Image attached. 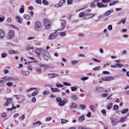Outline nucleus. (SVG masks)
<instances>
[{"instance_id": "nucleus-1", "label": "nucleus", "mask_w": 129, "mask_h": 129, "mask_svg": "<svg viewBox=\"0 0 129 129\" xmlns=\"http://www.w3.org/2000/svg\"><path fill=\"white\" fill-rule=\"evenodd\" d=\"M42 24L40 21H37L35 22L34 27L36 31H40L42 28Z\"/></svg>"}, {"instance_id": "nucleus-2", "label": "nucleus", "mask_w": 129, "mask_h": 129, "mask_svg": "<svg viewBox=\"0 0 129 129\" xmlns=\"http://www.w3.org/2000/svg\"><path fill=\"white\" fill-rule=\"evenodd\" d=\"M43 23L45 28L46 29H48L50 28L51 23L47 19L43 20Z\"/></svg>"}, {"instance_id": "nucleus-3", "label": "nucleus", "mask_w": 129, "mask_h": 129, "mask_svg": "<svg viewBox=\"0 0 129 129\" xmlns=\"http://www.w3.org/2000/svg\"><path fill=\"white\" fill-rule=\"evenodd\" d=\"M61 21V28L57 29L58 31L60 30H63L65 28V26L66 24V22L63 19H61L60 20Z\"/></svg>"}, {"instance_id": "nucleus-4", "label": "nucleus", "mask_w": 129, "mask_h": 129, "mask_svg": "<svg viewBox=\"0 0 129 129\" xmlns=\"http://www.w3.org/2000/svg\"><path fill=\"white\" fill-rule=\"evenodd\" d=\"M104 88L103 87L98 86L95 87L94 90V91L97 93H101L104 90Z\"/></svg>"}, {"instance_id": "nucleus-5", "label": "nucleus", "mask_w": 129, "mask_h": 129, "mask_svg": "<svg viewBox=\"0 0 129 129\" xmlns=\"http://www.w3.org/2000/svg\"><path fill=\"white\" fill-rule=\"evenodd\" d=\"M14 35V32L13 30H10L8 33L7 38L9 39H11L13 38Z\"/></svg>"}, {"instance_id": "nucleus-6", "label": "nucleus", "mask_w": 129, "mask_h": 129, "mask_svg": "<svg viewBox=\"0 0 129 129\" xmlns=\"http://www.w3.org/2000/svg\"><path fill=\"white\" fill-rule=\"evenodd\" d=\"M110 119L111 120V123L113 126L116 125L117 123L119 122L118 121L116 118H111Z\"/></svg>"}, {"instance_id": "nucleus-7", "label": "nucleus", "mask_w": 129, "mask_h": 129, "mask_svg": "<svg viewBox=\"0 0 129 129\" xmlns=\"http://www.w3.org/2000/svg\"><path fill=\"white\" fill-rule=\"evenodd\" d=\"M41 54L43 55L48 57H50L49 53L47 51L44 50L43 49H41Z\"/></svg>"}, {"instance_id": "nucleus-8", "label": "nucleus", "mask_w": 129, "mask_h": 129, "mask_svg": "<svg viewBox=\"0 0 129 129\" xmlns=\"http://www.w3.org/2000/svg\"><path fill=\"white\" fill-rule=\"evenodd\" d=\"M2 79L8 81H12L14 80L15 79L13 77H10L6 76L2 78Z\"/></svg>"}, {"instance_id": "nucleus-9", "label": "nucleus", "mask_w": 129, "mask_h": 129, "mask_svg": "<svg viewBox=\"0 0 129 129\" xmlns=\"http://www.w3.org/2000/svg\"><path fill=\"white\" fill-rule=\"evenodd\" d=\"M97 6L99 8L103 7L106 8L107 7L108 5L107 4L104 5L103 3H100L97 2L96 3Z\"/></svg>"}, {"instance_id": "nucleus-10", "label": "nucleus", "mask_w": 129, "mask_h": 129, "mask_svg": "<svg viewBox=\"0 0 129 129\" xmlns=\"http://www.w3.org/2000/svg\"><path fill=\"white\" fill-rule=\"evenodd\" d=\"M56 30H55V32L53 33L49 36V39H52L55 38L56 37Z\"/></svg>"}, {"instance_id": "nucleus-11", "label": "nucleus", "mask_w": 129, "mask_h": 129, "mask_svg": "<svg viewBox=\"0 0 129 129\" xmlns=\"http://www.w3.org/2000/svg\"><path fill=\"white\" fill-rule=\"evenodd\" d=\"M70 107L72 108H77L78 107V105L76 104L72 103L70 104Z\"/></svg>"}, {"instance_id": "nucleus-12", "label": "nucleus", "mask_w": 129, "mask_h": 129, "mask_svg": "<svg viewBox=\"0 0 129 129\" xmlns=\"http://www.w3.org/2000/svg\"><path fill=\"white\" fill-rule=\"evenodd\" d=\"M12 99L8 98L6 99V101L5 104V105L6 106H8L10 104L12 101Z\"/></svg>"}, {"instance_id": "nucleus-13", "label": "nucleus", "mask_w": 129, "mask_h": 129, "mask_svg": "<svg viewBox=\"0 0 129 129\" xmlns=\"http://www.w3.org/2000/svg\"><path fill=\"white\" fill-rule=\"evenodd\" d=\"M15 20L17 22L20 23L22 22V20L19 16H16L15 17Z\"/></svg>"}, {"instance_id": "nucleus-14", "label": "nucleus", "mask_w": 129, "mask_h": 129, "mask_svg": "<svg viewBox=\"0 0 129 129\" xmlns=\"http://www.w3.org/2000/svg\"><path fill=\"white\" fill-rule=\"evenodd\" d=\"M21 73L22 74L26 76H28L30 74V72L28 71H22Z\"/></svg>"}, {"instance_id": "nucleus-15", "label": "nucleus", "mask_w": 129, "mask_h": 129, "mask_svg": "<svg viewBox=\"0 0 129 129\" xmlns=\"http://www.w3.org/2000/svg\"><path fill=\"white\" fill-rule=\"evenodd\" d=\"M41 49H37L35 51V53L37 54L38 55L40 56V53H41Z\"/></svg>"}, {"instance_id": "nucleus-16", "label": "nucleus", "mask_w": 129, "mask_h": 129, "mask_svg": "<svg viewBox=\"0 0 129 129\" xmlns=\"http://www.w3.org/2000/svg\"><path fill=\"white\" fill-rule=\"evenodd\" d=\"M114 79V78L112 77H107L105 78L104 81H108L112 80H113Z\"/></svg>"}, {"instance_id": "nucleus-17", "label": "nucleus", "mask_w": 129, "mask_h": 129, "mask_svg": "<svg viewBox=\"0 0 129 129\" xmlns=\"http://www.w3.org/2000/svg\"><path fill=\"white\" fill-rule=\"evenodd\" d=\"M66 32L64 31L62 32H60L58 34L59 36L63 37L66 35Z\"/></svg>"}, {"instance_id": "nucleus-18", "label": "nucleus", "mask_w": 129, "mask_h": 129, "mask_svg": "<svg viewBox=\"0 0 129 129\" xmlns=\"http://www.w3.org/2000/svg\"><path fill=\"white\" fill-rule=\"evenodd\" d=\"M126 20V18H124L121 20L119 22H118L117 23V24H120L121 23H122L123 24H124Z\"/></svg>"}, {"instance_id": "nucleus-19", "label": "nucleus", "mask_w": 129, "mask_h": 129, "mask_svg": "<svg viewBox=\"0 0 129 129\" xmlns=\"http://www.w3.org/2000/svg\"><path fill=\"white\" fill-rule=\"evenodd\" d=\"M9 53L10 54H18V52L17 51H15L13 50H9L8 51Z\"/></svg>"}, {"instance_id": "nucleus-20", "label": "nucleus", "mask_w": 129, "mask_h": 129, "mask_svg": "<svg viewBox=\"0 0 129 129\" xmlns=\"http://www.w3.org/2000/svg\"><path fill=\"white\" fill-rule=\"evenodd\" d=\"M24 6L23 5L21 6V8L19 10V12L20 13H22L24 12Z\"/></svg>"}, {"instance_id": "nucleus-21", "label": "nucleus", "mask_w": 129, "mask_h": 129, "mask_svg": "<svg viewBox=\"0 0 129 129\" xmlns=\"http://www.w3.org/2000/svg\"><path fill=\"white\" fill-rule=\"evenodd\" d=\"M66 103V102L65 101L62 100L60 102L58 105L59 106H63L65 105Z\"/></svg>"}, {"instance_id": "nucleus-22", "label": "nucleus", "mask_w": 129, "mask_h": 129, "mask_svg": "<svg viewBox=\"0 0 129 129\" xmlns=\"http://www.w3.org/2000/svg\"><path fill=\"white\" fill-rule=\"evenodd\" d=\"M5 36V33L4 32L0 30V38H3Z\"/></svg>"}, {"instance_id": "nucleus-23", "label": "nucleus", "mask_w": 129, "mask_h": 129, "mask_svg": "<svg viewBox=\"0 0 129 129\" xmlns=\"http://www.w3.org/2000/svg\"><path fill=\"white\" fill-rule=\"evenodd\" d=\"M94 15V14H86V16H87L88 19L91 18L93 17Z\"/></svg>"}, {"instance_id": "nucleus-24", "label": "nucleus", "mask_w": 129, "mask_h": 129, "mask_svg": "<svg viewBox=\"0 0 129 129\" xmlns=\"http://www.w3.org/2000/svg\"><path fill=\"white\" fill-rule=\"evenodd\" d=\"M48 75L49 76V78H53L54 77H56V74L53 73L52 74H48Z\"/></svg>"}, {"instance_id": "nucleus-25", "label": "nucleus", "mask_w": 129, "mask_h": 129, "mask_svg": "<svg viewBox=\"0 0 129 129\" xmlns=\"http://www.w3.org/2000/svg\"><path fill=\"white\" fill-rule=\"evenodd\" d=\"M41 122L40 121H39L35 122H34L33 123V125L34 126H36L37 124H41Z\"/></svg>"}, {"instance_id": "nucleus-26", "label": "nucleus", "mask_w": 129, "mask_h": 129, "mask_svg": "<svg viewBox=\"0 0 129 129\" xmlns=\"http://www.w3.org/2000/svg\"><path fill=\"white\" fill-rule=\"evenodd\" d=\"M128 109L126 108L124 109L121 111V112L122 114H124L128 112Z\"/></svg>"}, {"instance_id": "nucleus-27", "label": "nucleus", "mask_w": 129, "mask_h": 129, "mask_svg": "<svg viewBox=\"0 0 129 129\" xmlns=\"http://www.w3.org/2000/svg\"><path fill=\"white\" fill-rule=\"evenodd\" d=\"M127 118V117H122L119 119L118 121L119 122H123L126 120Z\"/></svg>"}, {"instance_id": "nucleus-28", "label": "nucleus", "mask_w": 129, "mask_h": 129, "mask_svg": "<svg viewBox=\"0 0 129 129\" xmlns=\"http://www.w3.org/2000/svg\"><path fill=\"white\" fill-rule=\"evenodd\" d=\"M113 106V103H110L107 106V108L108 110H110L112 107Z\"/></svg>"}, {"instance_id": "nucleus-29", "label": "nucleus", "mask_w": 129, "mask_h": 129, "mask_svg": "<svg viewBox=\"0 0 129 129\" xmlns=\"http://www.w3.org/2000/svg\"><path fill=\"white\" fill-rule=\"evenodd\" d=\"M111 13V11L110 10H108L104 14V15L105 16H107L110 15Z\"/></svg>"}, {"instance_id": "nucleus-30", "label": "nucleus", "mask_w": 129, "mask_h": 129, "mask_svg": "<svg viewBox=\"0 0 129 129\" xmlns=\"http://www.w3.org/2000/svg\"><path fill=\"white\" fill-rule=\"evenodd\" d=\"M79 106L81 109L83 110L85 109L86 107L83 104L79 105Z\"/></svg>"}, {"instance_id": "nucleus-31", "label": "nucleus", "mask_w": 129, "mask_h": 129, "mask_svg": "<svg viewBox=\"0 0 129 129\" xmlns=\"http://www.w3.org/2000/svg\"><path fill=\"white\" fill-rule=\"evenodd\" d=\"M84 116H81L80 117L78 118L79 121L81 122L84 120Z\"/></svg>"}, {"instance_id": "nucleus-32", "label": "nucleus", "mask_w": 129, "mask_h": 129, "mask_svg": "<svg viewBox=\"0 0 129 129\" xmlns=\"http://www.w3.org/2000/svg\"><path fill=\"white\" fill-rule=\"evenodd\" d=\"M94 107L93 105H91L90 107V109L93 112H94L95 110L94 109Z\"/></svg>"}, {"instance_id": "nucleus-33", "label": "nucleus", "mask_w": 129, "mask_h": 129, "mask_svg": "<svg viewBox=\"0 0 129 129\" xmlns=\"http://www.w3.org/2000/svg\"><path fill=\"white\" fill-rule=\"evenodd\" d=\"M45 67L47 68H53L54 67V66L50 65L45 64Z\"/></svg>"}, {"instance_id": "nucleus-34", "label": "nucleus", "mask_w": 129, "mask_h": 129, "mask_svg": "<svg viewBox=\"0 0 129 129\" xmlns=\"http://www.w3.org/2000/svg\"><path fill=\"white\" fill-rule=\"evenodd\" d=\"M115 65L116 67L119 68H121L123 67V65L121 63H116Z\"/></svg>"}, {"instance_id": "nucleus-35", "label": "nucleus", "mask_w": 129, "mask_h": 129, "mask_svg": "<svg viewBox=\"0 0 129 129\" xmlns=\"http://www.w3.org/2000/svg\"><path fill=\"white\" fill-rule=\"evenodd\" d=\"M38 93V92L37 91H36L34 92L33 93H32L31 94V95L32 96H35L36 95H37V94Z\"/></svg>"}, {"instance_id": "nucleus-36", "label": "nucleus", "mask_w": 129, "mask_h": 129, "mask_svg": "<svg viewBox=\"0 0 129 129\" xmlns=\"http://www.w3.org/2000/svg\"><path fill=\"white\" fill-rule=\"evenodd\" d=\"M24 18L26 19H28L30 18V16L29 15H27L26 14H24Z\"/></svg>"}, {"instance_id": "nucleus-37", "label": "nucleus", "mask_w": 129, "mask_h": 129, "mask_svg": "<svg viewBox=\"0 0 129 129\" xmlns=\"http://www.w3.org/2000/svg\"><path fill=\"white\" fill-rule=\"evenodd\" d=\"M118 109V107L117 105H115L113 106V109L115 111H117Z\"/></svg>"}, {"instance_id": "nucleus-38", "label": "nucleus", "mask_w": 129, "mask_h": 129, "mask_svg": "<svg viewBox=\"0 0 129 129\" xmlns=\"http://www.w3.org/2000/svg\"><path fill=\"white\" fill-rule=\"evenodd\" d=\"M42 2L44 5L47 6L48 5V2L45 0H43Z\"/></svg>"}, {"instance_id": "nucleus-39", "label": "nucleus", "mask_w": 129, "mask_h": 129, "mask_svg": "<svg viewBox=\"0 0 129 129\" xmlns=\"http://www.w3.org/2000/svg\"><path fill=\"white\" fill-rule=\"evenodd\" d=\"M50 93V92L48 90H45L43 92V94L44 95H45L49 94Z\"/></svg>"}, {"instance_id": "nucleus-40", "label": "nucleus", "mask_w": 129, "mask_h": 129, "mask_svg": "<svg viewBox=\"0 0 129 129\" xmlns=\"http://www.w3.org/2000/svg\"><path fill=\"white\" fill-rule=\"evenodd\" d=\"M71 98L72 99L75 100H76L77 99V97L75 95H73L71 96Z\"/></svg>"}, {"instance_id": "nucleus-41", "label": "nucleus", "mask_w": 129, "mask_h": 129, "mask_svg": "<svg viewBox=\"0 0 129 129\" xmlns=\"http://www.w3.org/2000/svg\"><path fill=\"white\" fill-rule=\"evenodd\" d=\"M68 122V120H67L64 119H61V123H66L67 122Z\"/></svg>"}, {"instance_id": "nucleus-42", "label": "nucleus", "mask_w": 129, "mask_h": 129, "mask_svg": "<svg viewBox=\"0 0 129 129\" xmlns=\"http://www.w3.org/2000/svg\"><path fill=\"white\" fill-rule=\"evenodd\" d=\"M117 3V2L116 1H115L113 2L110 3L109 4V6H113L114 4H116Z\"/></svg>"}, {"instance_id": "nucleus-43", "label": "nucleus", "mask_w": 129, "mask_h": 129, "mask_svg": "<svg viewBox=\"0 0 129 129\" xmlns=\"http://www.w3.org/2000/svg\"><path fill=\"white\" fill-rule=\"evenodd\" d=\"M63 86V85L59 83H57V87H62Z\"/></svg>"}, {"instance_id": "nucleus-44", "label": "nucleus", "mask_w": 129, "mask_h": 129, "mask_svg": "<svg viewBox=\"0 0 129 129\" xmlns=\"http://www.w3.org/2000/svg\"><path fill=\"white\" fill-rule=\"evenodd\" d=\"M92 60L95 61V62H101V61L100 60H98L97 59H95L94 58H92Z\"/></svg>"}, {"instance_id": "nucleus-45", "label": "nucleus", "mask_w": 129, "mask_h": 129, "mask_svg": "<svg viewBox=\"0 0 129 129\" xmlns=\"http://www.w3.org/2000/svg\"><path fill=\"white\" fill-rule=\"evenodd\" d=\"M100 69V67L98 66L93 68V70L94 71H97L99 70Z\"/></svg>"}, {"instance_id": "nucleus-46", "label": "nucleus", "mask_w": 129, "mask_h": 129, "mask_svg": "<svg viewBox=\"0 0 129 129\" xmlns=\"http://www.w3.org/2000/svg\"><path fill=\"white\" fill-rule=\"evenodd\" d=\"M7 56V54L6 53H3L2 54L1 57L2 58H4L6 57Z\"/></svg>"}, {"instance_id": "nucleus-47", "label": "nucleus", "mask_w": 129, "mask_h": 129, "mask_svg": "<svg viewBox=\"0 0 129 129\" xmlns=\"http://www.w3.org/2000/svg\"><path fill=\"white\" fill-rule=\"evenodd\" d=\"M78 62V61L73 60L71 61V63L72 65H74L76 64Z\"/></svg>"}, {"instance_id": "nucleus-48", "label": "nucleus", "mask_w": 129, "mask_h": 129, "mask_svg": "<svg viewBox=\"0 0 129 129\" xmlns=\"http://www.w3.org/2000/svg\"><path fill=\"white\" fill-rule=\"evenodd\" d=\"M89 78L87 77H84L81 78V80L83 81H84L88 79Z\"/></svg>"}, {"instance_id": "nucleus-49", "label": "nucleus", "mask_w": 129, "mask_h": 129, "mask_svg": "<svg viewBox=\"0 0 129 129\" xmlns=\"http://www.w3.org/2000/svg\"><path fill=\"white\" fill-rule=\"evenodd\" d=\"M71 88V90L72 91H76L77 89V88L76 87H72Z\"/></svg>"}, {"instance_id": "nucleus-50", "label": "nucleus", "mask_w": 129, "mask_h": 129, "mask_svg": "<svg viewBox=\"0 0 129 129\" xmlns=\"http://www.w3.org/2000/svg\"><path fill=\"white\" fill-rule=\"evenodd\" d=\"M8 86H12L13 85V83L11 82H9L6 84Z\"/></svg>"}, {"instance_id": "nucleus-51", "label": "nucleus", "mask_w": 129, "mask_h": 129, "mask_svg": "<svg viewBox=\"0 0 129 129\" xmlns=\"http://www.w3.org/2000/svg\"><path fill=\"white\" fill-rule=\"evenodd\" d=\"M26 49L27 50L29 51L30 49H34V47H31L28 46L26 47Z\"/></svg>"}, {"instance_id": "nucleus-52", "label": "nucleus", "mask_w": 129, "mask_h": 129, "mask_svg": "<svg viewBox=\"0 0 129 129\" xmlns=\"http://www.w3.org/2000/svg\"><path fill=\"white\" fill-rule=\"evenodd\" d=\"M84 14L83 12H81L79 14V17L80 18L84 16Z\"/></svg>"}, {"instance_id": "nucleus-53", "label": "nucleus", "mask_w": 129, "mask_h": 129, "mask_svg": "<svg viewBox=\"0 0 129 129\" xmlns=\"http://www.w3.org/2000/svg\"><path fill=\"white\" fill-rule=\"evenodd\" d=\"M108 28L109 30H112V25H110L108 26Z\"/></svg>"}, {"instance_id": "nucleus-54", "label": "nucleus", "mask_w": 129, "mask_h": 129, "mask_svg": "<svg viewBox=\"0 0 129 129\" xmlns=\"http://www.w3.org/2000/svg\"><path fill=\"white\" fill-rule=\"evenodd\" d=\"M36 71L38 73H40L41 71V70L39 68H37L36 70Z\"/></svg>"}, {"instance_id": "nucleus-55", "label": "nucleus", "mask_w": 129, "mask_h": 129, "mask_svg": "<svg viewBox=\"0 0 129 129\" xmlns=\"http://www.w3.org/2000/svg\"><path fill=\"white\" fill-rule=\"evenodd\" d=\"M84 35V34L82 33H79L78 34V36L79 38L83 37Z\"/></svg>"}, {"instance_id": "nucleus-56", "label": "nucleus", "mask_w": 129, "mask_h": 129, "mask_svg": "<svg viewBox=\"0 0 129 129\" xmlns=\"http://www.w3.org/2000/svg\"><path fill=\"white\" fill-rule=\"evenodd\" d=\"M91 113L90 112H88L86 115V116L89 117L90 118L91 117Z\"/></svg>"}, {"instance_id": "nucleus-57", "label": "nucleus", "mask_w": 129, "mask_h": 129, "mask_svg": "<svg viewBox=\"0 0 129 129\" xmlns=\"http://www.w3.org/2000/svg\"><path fill=\"white\" fill-rule=\"evenodd\" d=\"M109 94V93L102 94V96L103 97H106Z\"/></svg>"}, {"instance_id": "nucleus-58", "label": "nucleus", "mask_w": 129, "mask_h": 129, "mask_svg": "<svg viewBox=\"0 0 129 129\" xmlns=\"http://www.w3.org/2000/svg\"><path fill=\"white\" fill-rule=\"evenodd\" d=\"M51 90L53 92H56V88H53L52 87L51 88Z\"/></svg>"}, {"instance_id": "nucleus-59", "label": "nucleus", "mask_w": 129, "mask_h": 129, "mask_svg": "<svg viewBox=\"0 0 129 129\" xmlns=\"http://www.w3.org/2000/svg\"><path fill=\"white\" fill-rule=\"evenodd\" d=\"M111 0H102V2L103 3L109 2H111Z\"/></svg>"}, {"instance_id": "nucleus-60", "label": "nucleus", "mask_w": 129, "mask_h": 129, "mask_svg": "<svg viewBox=\"0 0 129 129\" xmlns=\"http://www.w3.org/2000/svg\"><path fill=\"white\" fill-rule=\"evenodd\" d=\"M11 21H12V19L11 18H8L6 20L8 22H11Z\"/></svg>"}, {"instance_id": "nucleus-61", "label": "nucleus", "mask_w": 129, "mask_h": 129, "mask_svg": "<svg viewBox=\"0 0 129 129\" xmlns=\"http://www.w3.org/2000/svg\"><path fill=\"white\" fill-rule=\"evenodd\" d=\"M63 84L65 85L66 86H70L71 85L69 83L66 82H64Z\"/></svg>"}, {"instance_id": "nucleus-62", "label": "nucleus", "mask_w": 129, "mask_h": 129, "mask_svg": "<svg viewBox=\"0 0 129 129\" xmlns=\"http://www.w3.org/2000/svg\"><path fill=\"white\" fill-rule=\"evenodd\" d=\"M36 99L35 97H34L31 100V101L32 102L35 103L36 102Z\"/></svg>"}, {"instance_id": "nucleus-63", "label": "nucleus", "mask_w": 129, "mask_h": 129, "mask_svg": "<svg viewBox=\"0 0 129 129\" xmlns=\"http://www.w3.org/2000/svg\"><path fill=\"white\" fill-rule=\"evenodd\" d=\"M72 2V0H68L67 3L68 4L70 5L71 4Z\"/></svg>"}, {"instance_id": "nucleus-64", "label": "nucleus", "mask_w": 129, "mask_h": 129, "mask_svg": "<svg viewBox=\"0 0 129 129\" xmlns=\"http://www.w3.org/2000/svg\"><path fill=\"white\" fill-rule=\"evenodd\" d=\"M36 2L37 3L41 4H42V2L41 0H36Z\"/></svg>"}]
</instances>
